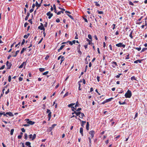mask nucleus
<instances>
[{
  "instance_id": "nucleus-1",
  "label": "nucleus",
  "mask_w": 147,
  "mask_h": 147,
  "mask_svg": "<svg viewBox=\"0 0 147 147\" xmlns=\"http://www.w3.org/2000/svg\"><path fill=\"white\" fill-rule=\"evenodd\" d=\"M132 95L131 92L129 90H128L127 92L125 94V96L126 98H130Z\"/></svg>"
},
{
  "instance_id": "nucleus-2",
  "label": "nucleus",
  "mask_w": 147,
  "mask_h": 147,
  "mask_svg": "<svg viewBox=\"0 0 147 147\" xmlns=\"http://www.w3.org/2000/svg\"><path fill=\"white\" fill-rule=\"evenodd\" d=\"M89 134L90 135V138L91 139H92L94 136V135L95 134V131L93 130H92L89 132Z\"/></svg>"
},
{
  "instance_id": "nucleus-3",
  "label": "nucleus",
  "mask_w": 147,
  "mask_h": 147,
  "mask_svg": "<svg viewBox=\"0 0 147 147\" xmlns=\"http://www.w3.org/2000/svg\"><path fill=\"white\" fill-rule=\"evenodd\" d=\"M116 46L118 47H123V48H125V45L122 44V43H119L117 44L116 45Z\"/></svg>"
},
{
  "instance_id": "nucleus-4",
  "label": "nucleus",
  "mask_w": 147,
  "mask_h": 147,
  "mask_svg": "<svg viewBox=\"0 0 147 147\" xmlns=\"http://www.w3.org/2000/svg\"><path fill=\"white\" fill-rule=\"evenodd\" d=\"M26 120L27 121V123L29 125H32L34 123V122L31 121H30L29 119H26Z\"/></svg>"
},
{
  "instance_id": "nucleus-5",
  "label": "nucleus",
  "mask_w": 147,
  "mask_h": 147,
  "mask_svg": "<svg viewBox=\"0 0 147 147\" xmlns=\"http://www.w3.org/2000/svg\"><path fill=\"white\" fill-rule=\"evenodd\" d=\"M11 64L10 63H9L8 61H7L6 62V65L7 66V69H9L10 68L11 66Z\"/></svg>"
},
{
  "instance_id": "nucleus-6",
  "label": "nucleus",
  "mask_w": 147,
  "mask_h": 147,
  "mask_svg": "<svg viewBox=\"0 0 147 147\" xmlns=\"http://www.w3.org/2000/svg\"><path fill=\"white\" fill-rule=\"evenodd\" d=\"M47 15L49 16L48 18L50 19L51 17L53 16V14L51 13L50 11L49 12L47 13Z\"/></svg>"
},
{
  "instance_id": "nucleus-7",
  "label": "nucleus",
  "mask_w": 147,
  "mask_h": 147,
  "mask_svg": "<svg viewBox=\"0 0 147 147\" xmlns=\"http://www.w3.org/2000/svg\"><path fill=\"white\" fill-rule=\"evenodd\" d=\"M41 26L38 27V28L40 29L41 30H45V28L43 26V24L42 23H40Z\"/></svg>"
},
{
  "instance_id": "nucleus-8",
  "label": "nucleus",
  "mask_w": 147,
  "mask_h": 147,
  "mask_svg": "<svg viewBox=\"0 0 147 147\" xmlns=\"http://www.w3.org/2000/svg\"><path fill=\"white\" fill-rule=\"evenodd\" d=\"M56 125V124H53L52 125L51 127H50L49 128L50 131H51Z\"/></svg>"
},
{
  "instance_id": "nucleus-9",
  "label": "nucleus",
  "mask_w": 147,
  "mask_h": 147,
  "mask_svg": "<svg viewBox=\"0 0 147 147\" xmlns=\"http://www.w3.org/2000/svg\"><path fill=\"white\" fill-rule=\"evenodd\" d=\"M6 114H7V115H8L10 116L13 117L14 116V115L12 113L10 112L6 113Z\"/></svg>"
},
{
  "instance_id": "nucleus-10",
  "label": "nucleus",
  "mask_w": 147,
  "mask_h": 147,
  "mask_svg": "<svg viewBox=\"0 0 147 147\" xmlns=\"http://www.w3.org/2000/svg\"><path fill=\"white\" fill-rule=\"evenodd\" d=\"M142 60L143 59H138L135 61L134 62V63H141Z\"/></svg>"
},
{
  "instance_id": "nucleus-11",
  "label": "nucleus",
  "mask_w": 147,
  "mask_h": 147,
  "mask_svg": "<svg viewBox=\"0 0 147 147\" xmlns=\"http://www.w3.org/2000/svg\"><path fill=\"white\" fill-rule=\"evenodd\" d=\"M80 133L81 134L82 136H83V128L82 127H81L80 128Z\"/></svg>"
},
{
  "instance_id": "nucleus-12",
  "label": "nucleus",
  "mask_w": 147,
  "mask_h": 147,
  "mask_svg": "<svg viewBox=\"0 0 147 147\" xmlns=\"http://www.w3.org/2000/svg\"><path fill=\"white\" fill-rule=\"evenodd\" d=\"M86 129L87 130H88L89 129V123L88 122H87L86 125Z\"/></svg>"
},
{
  "instance_id": "nucleus-13",
  "label": "nucleus",
  "mask_w": 147,
  "mask_h": 147,
  "mask_svg": "<svg viewBox=\"0 0 147 147\" xmlns=\"http://www.w3.org/2000/svg\"><path fill=\"white\" fill-rule=\"evenodd\" d=\"M112 64H113L115 65H113V67H115V66H117V63L115 61H113L112 62Z\"/></svg>"
},
{
  "instance_id": "nucleus-14",
  "label": "nucleus",
  "mask_w": 147,
  "mask_h": 147,
  "mask_svg": "<svg viewBox=\"0 0 147 147\" xmlns=\"http://www.w3.org/2000/svg\"><path fill=\"white\" fill-rule=\"evenodd\" d=\"M82 81L81 80L79 81L78 82V85H79V87H78V90H81V88H80L81 87V84H80V82H82Z\"/></svg>"
},
{
  "instance_id": "nucleus-15",
  "label": "nucleus",
  "mask_w": 147,
  "mask_h": 147,
  "mask_svg": "<svg viewBox=\"0 0 147 147\" xmlns=\"http://www.w3.org/2000/svg\"><path fill=\"white\" fill-rule=\"evenodd\" d=\"M30 143L29 142H27L25 143V145L28 146L30 145Z\"/></svg>"
},
{
  "instance_id": "nucleus-16",
  "label": "nucleus",
  "mask_w": 147,
  "mask_h": 147,
  "mask_svg": "<svg viewBox=\"0 0 147 147\" xmlns=\"http://www.w3.org/2000/svg\"><path fill=\"white\" fill-rule=\"evenodd\" d=\"M25 62H23L22 64L21 65H20L19 67V68H22L23 67L24 65V64L25 63Z\"/></svg>"
},
{
  "instance_id": "nucleus-17",
  "label": "nucleus",
  "mask_w": 147,
  "mask_h": 147,
  "mask_svg": "<svg viewBox=\"0 0 147 147\" xmlns=\"http://www.w3.org/2000/svg\"><path fill=\"white\" fill-rule=\"evenodd\" d=\"M64 59H65V58L63 56H62L61 57V62L60 63V64H61L62 63V62L64 60Z\"/></svg>"
},
{
  "instance_id": "nucleus-18",
  "label": "nucleus",
  "mask_w": 147,
  "mask_h": 147,
  "mask_svg": "<svg viewBox=\"0 0 147 147\" xmlns=\"http://www.w3.org/2000/svg\"><path fill=\"white\" fill-rule=\"evenodd\" d=\"M26 48H23L22 49V50L21 51V53H20L21 54H22L23 53V52H24V51L25 50H26Z\"/></svg>"
},
{
  "instance_id": "nucleus-19",
  "label": "nucleus",
  "mask_w": 147,
  "mask_h": 147,
  "mask_svg": "<svg viewBox=\"0 0 147 147\" xmlns=\"http://www.w3.org/2000/svg\"><path fill=\"white\" fill-rule=\"evenodd\" d=\"M131 80L132 81H133V80H136V79L134 76H133L131 77Z\"/></svg>"
},
{
  "instance_id": "nucleus-20",
  "label": "nucleus",
  "mask_w": 147,
  "mask_h": 147,
  "mask_svg": "<svg viewBox=\"0 0 147 147\" xmlns=\"http://www.w3.org/2000/svg\"><path fill=\"white\" fill-rule=\"evenodd\" d=\"M112 99H113V98H111L108 99H106V102H107L109 101H110Z\"/></svg>"
},
{
  "instance_id": "nucleus-21",
  "label": "nucleus",
  "mask_w": 147,
  "mask_h": 147,
  "mask_svg": "<svg viewBox=\"0 0 147 147\" xmlns=\"http://www.w3.org/2000/svg\"><path fill=\"white\" fill-rule=\"evenodd\" d=\"M14 131V129H11L10 131V134L11 135H12L13 134V132Z\"/></svg>"
},
{
  "instance_id": "nucleus-22",
  "label": "nucleus",
  "mask_w": 147,
  "mask_h": 147,
  "mask_svg": "<svg viewBox=\"0 0 147 147\" xmlns=\"http://www.w3.org/2000/svg\"><path fill=\"white\" fill-rule=\"evenodd\" d=\"M81 115L79 116V117L81 118H82L83 117L85 116V115L83 113H81Z\"/></svg>"
},
{
  "instance_id": "nucleus-23",
  "label": "nucleus",
  "mask_w": 147,
  "mask_h": 147,
  "mask_svg": "<svg viewBox=\"0 0 147 147\" xmlns=\"http://www.w3.org/2000/svg\"><path fill=\"white\" fill-rule=\"evenodd\" d=\"M36 6L38 7H40V4H38V2L36 1Z\"/></svg>"
},
{
  "instance_id": "nucleus-24",
  "label": "nucleus",
  "mask_w": 147,
  "mask_h": 147,
  "mask_svg": "<svg viewBox=\"0 0 147 147\" xmlns=\"http://www.w3.org/2000/svg\"><path fill=\"white\" fill-rule=\"evenodd\" d=\"M39 70L41 72H42L45 71V69L44 68H40L39 69Z\"/></svg>"
},
{
  "instance_id": "nucleus-25",
  "label": "nucleus",
  "mask_w": 147,
  "mask_h": 147,
  "mask_svg": "<svg viewBox=\"0 0 147 147\" xmlns=\"http://www.w3.org/2000/svg\"><path fill=\"white\" fill-rule=\"evenodd\" d=\"M86 123V121H82V123L81 124V126L82 127H84V124Z\"/></svg>"
},
{
  "instance_id": "nucleus-26",
  "label": "nucleus",
  "mask_w": 147,
  "mask_h": 147,
  "mask_svg": "<svg viewBox=\"0 0 147 147\" xmlns=\"http://www.w3.org/2000/svg\"><path fill=\"white\" fill-rule=\"evenodd\" d=\"M19 50H18V51H17L16 52L15 55L13 56V57H16L17 56L18 53H19Z\"/></svg>"
},
{
  "instance_id": "nucleus-27",
  "label": "nucleus",
  "mask_w": 147,
  "mask_h": 147,
  "mask_svg": "<svg viewBox=\"0 0 147 147\" xmlns=\"http://www.w3.org/2000/svg\"><path fill=\"white\" fill-rule=\"evenodd\" d=\"M36 137V134H34L33 135V136H32V140H34V139Z\"/></svg>"
},
{
  "instance_id": "nucleus-28",
  "label": "nucleus",
  "mask_w": 147,
  "mask_h": 147,
  "mask_svg": "<svg viewBox=\"0 0 147 147\" xmlns=\"http://www.w3.org/2000/svg\"><path fill=\"white\" fill-rule=\"evenodd\" d=\"M132 32H133V31H131V33H130V34H129V36L130 37V38L132 39L133 38V36H132Z\"/></svg>"
},
{
  "instance_id": "nucleus-29",
  "label": "nucleus",
  "mask_w": 147,
  "mask_h": 147,
  "mask_svg": "<svg viewBox=\"0 0 147 147\" xmlns=\"http://www.w3.org/2000/svg\"><path fill=\"white\" fill-rule=\"evenodd\" d=\"M81 113L80 112H76L75 113V114L77 115L78 116L81 114Z\"/></svg>"
},
{
  "instance_id": "nucleus-30",
  "label": "nucleus",
  "mask_w": 147,
  "mask_h": 147,
  "mask_svg": "<svg viewBox=\"0 0 147 147\" xmlns=\"http://www.w3.org/2000/svg\"><path fill=\"white\" fill-rule=\"evenodd\" d=\"M75 103H71L68 105V107H71L72 106L74 105Z\"/></svg>"
},
{
  "instance_id": "nucleus-31",
  "label": "nucleus",
  "mask_w": 147,
  "mask_h": 147,
  "mask_svg": "<svg viewBox=\"0 0 147 147\" xmlns=\"http://www.w3.org/2000/svg\"><path fill=\"white\" fill-rule=\"evenodd\" d=\"M11 80V77L10 76H8V81L9 82H10Z\"/></svg>"
},
{
  "instance_id": "nucleus-32",
  "label": "nucleus",
  "mask_w": 147,
  "mask_h": 147,
  "mask_svg": "<svg viewBox=\"0 0 147 147\" xmlns=\"http://www.w3.org/2000/svg\"><path fill=\"white\" fill-rule=\"evenodd\" d=\"M65 45H62L60 48V50H62L63 47H65Z\"/></svg>"
},
{
  "instance_id": "nucleus-33",
  "label": "nucleus",
  "mask_w": 147,
  "mask_h": 147,
  "mask_svg": "<svg viewBox=\"0 0 147 147\" xmlns=\"http://www.w3.org/2000/svg\"><path fill=\"white\" fill-rule=\"evenodd\" d=\"M88 37L89 39H92V37L91 35L90 34H88Z\"/></svg>"
},
{
  "instance_id": "nucleus-34",
  "label": "nucleus",
  "mask_w": 147,
  "mask_h": 147,
  "mask_svg": "<svg viewBox=\"0 0 147 147\" xmlns=\"http://www.w3.org/2000/svg\"><path fill=\"white\" fill-rule=\"evenodd\" d=\"M63 12H64L63 11H59L57 13V15H59V14H61V13H63Z\"/></svg>"
},
{
  "instance_id": "nucleus-35",
  "label": "nucleus",
  "mask_w": 147,
  "mask_h": 147,
  "mask_svg": "<svg viewBox=\"0 0 147 147\" xmlns=\"http://www.w3.org/2000/svg\"><path fill=\"white\" fill-rule=\"evenodd\" d=\"M147 49V48H144L142 49V50L141 51V52H144V51H145Z\"/></svg>"
},
{
  "instance_id": "nucleus-36",
  "label": "nucleus",
  "mask_w": 147,
  "mask_h": 147,
  "mask_svg": "<svg viewBox=\"0 0 147 147\" xmlns=\"http://www.w3.org/2000/svg\"><path fill=\"white\" fill-rule=\"evenodd\" d=\"M119 103L120 105H124L126 103L125 102H124L122 103H121L120 101H119Z\"/></svg>"
},
{
  "instance_id": "nucleus-37",
  "label": "nucleus",
  "mask_w": 147,
  "mask_h": 147,
  "mask_svg": "<svg viewBox=\"0 0 147 147\" xmlns=\"http://www.w3.org/2000/svg\"><path fill=\"white\" fill-rule=\"evenodd\" d=\"M135 49L137 50L138 51H140L141 50V48L140 47H139V48L136 47V48H135Z\"/></svg>"
},
{
  "instance_id": "nucleus-38",
  "label": "nucleus",
  "mask_w": 147,
  "mask_h": 147,
  "mask_svg": "<svg viewBox=\"0 0 147 147\" xmlns=\"http://www.w3.org/2000/svg\"><path fill=\"white\" fill-rule=\"evenodd\" d=\"M78 52L80 55H81L82 54L81 51H80V49L79 48V49H78Z\"/></svg>"
},
{
  "instance_id": "nucleus-39",
  "label": "nucleus",
  "mask_w": 147,
  "mask_h": 147,
  "mask_svg": "<svg viewBox=\"0 0 147 147\" xmlns=\"http://www.w3.org/2000/svg\"><path fill=\"white\" fill-rule=\"evenodd\" d=\"M58 8L61 9V10H62V11H64L65 10V9L63 8H61V7H58Z\"/></svg>"
},
{
  "instance_id": "nucleus-40",
  "label": "nucleus",
  "mask_w": 147,
  "mask_h": 147,
  "mask_svg": "<svg viewBox=\"0 0 147 147\" xmlns=\"http://www.w3.org/2000/svg\"><path fill=\"white\" fill-rule=\"evenodd\" d=\"M67 15L72 20L74 19L73 17L71 15L69 14H67Z\"/></svg>"
},
{
  "instance_id": "nucleus-41",
  "label": "nucleus",
  "mask_w": 147,
  "mask_h": 147,
  "mask_svg": "<svg viewBox=\"0 0 147 147\" xmlns=\"http://www.w3.org/2000/svg\"><path fill=\"white\" fill-rule=\"evenodd\" d=\"M49 73V71H47L45 72L44 73H43V75H46L47 74Z\"/></svg>"
},
{
  "instance_id": "nucleus-42",
  "label": "nucleus",
  "mask_w": 147,
  "mask_h": 147,
  "mask_svg": "<svg viewBox=\"0 0 147 147\" xmlns=\"http://www.w3.org/2000/svg\"><path fill=\"white\" fill-rule=\"evenodd\" d=\"M25 40L24 39H23V40H22V41L21 43V45H24V43L25 42Z\"/></svg>"
},
{
  "instance_id": "nucleus-43",
  "label": "nucleus",
  "mask_w": 147,
  "mask_h": 147,
  "mask_svg": "<svg viewBox=\"0 0 147 147\" xmlns=\"http://www.w3.org/2000/svg\"><path fill=\"white\" fill-rule=\"evenodd\" d=\"M121 74V73L119 74L118 75H117L116 76V77L117 78H119L120 77V75Z\"/></svg>"
},
{
  "instance_id": "nucleus-44",
  "label": "nucleus",
  "mask_w": 147,
  "mask_h": 147,
  "mask_svg": "<svg viewBox=\"0 0 147 147\" xmlns=\"http://www.w3.org/2000/svg\"><path fill=\"white\" fill-rule=\"evenodd\" d=\"M5 65H3L1 67H0V70L3 69L5 68Z\"/></svg>"
},
{
  "instance_id": "nucleus-45",
  "label": "nucleus",
  "mask_w": 147,
  "mask_h": 147,
  "mask_svg": "<svg viewBox=\"0 0 147 147\" xmlns=\"http://www.w3.org/2000/svg\"><path fill=\"white\" fill-rule=\"evenodd\" d=\"M145 26H146L145 29H146L147 28V23L146 21H145V24L144 25Z\"/></svg>"
},
{
  "instance_id": "nucleus-46",
  "label": "nucleus",
  "mask_w": 147,
  "mask_h": 147,
  "mask_svg": "<svg viewBox=\"0 0 147 147\" xmlns=\"http://www.w3.org/2000/svg\"><path fill=\"white\" fill-rule=\"evenodd\" d=\"M20 144H22V147H25L24 145V143L21 142H20Z\"/></svg>"
},
{
  "instance_id": "nucleus-47",
  "label": "nucleus",
  "mask_w": 147,
  "mask_h": 147,
  "mask_svg": "<svg viewBox=\"0 0 147 147\" xmlns=\"http://www.w3.org/2000/svg\"><path fill=\"white\" fill-rule=\"evenodd\" d=\"M68 92H67L64 95L63 97H65L67 96L68 94Z\"/></svg>"
},
{
  "instance_id": "nucleus-48",
  "label": "nucleus",
  "mask_w": 147,
  "mask_h": 147,
  "mask_svg": "<svg viewBox=\"0 0 147 147\" xmlns=\"http://www.w3.org/2000/svg\"><path fill=\"white\" fill-rule=\"evenodd\" d=\"M95 2L96 3L95 5L96 6L98 7L100 6V5L99 3H98L96 2Z\"/></svg>"
},
{
  "instance_id": "nucleus-49",
  "label": "nucleus",
  "mask_w": 147,
  "mask_h": 147,
  "mask_svg": "<svg viewBox=\"0 0 147 147\" xmlns=\"http://www.w3.org/2000/svg\"><path fill=\"white\" fill-rule=\"evenodd\" d=\"M24 138L26 139L27 138V135L26 134H24Z\"/></svg>"
},
{
  "instance_id": "nucleus-50",
  "label": "nucleus",
  "mask_w": 147,
  "mask_h": 147,
  "mask_svg": "<svg viewBox=\"0 0 147 147\" xmlns=\"http://www.w3.org/2000/svg\"><path fill=\"white\" fill-rule=\"evenodd\" d=\"M19 80L20 81H22L23 80V78L20 77L19 78Z\"/></svg>"
},
{
  "instance_id": "nucleus-51",
  "label": "nucleus",
  "mask_w": 147,
  "mask_h": 147,
  "mask_svg": "<svg viewBox=\"0 0 147 147\" xmlns=\"http://www.w3.org/2000/svg\"><path fill=\"white\" fill-rule=\"evenodd\" d=\"M115 26H116V25L115 24H113L112 25V26H113V27L112 28L113 29V30H114V29L115 28Z\"/></svg>"
},
{
  "instance_id": "nucleus-52",
  "label": "nucleus",
  "mask_w": 147,
  "mask_h": 147,
  "mask_svg": "<svg viewBox=\"0 0 147 147\" xmlns=\"http://www.w3.org/2000/svg\"><path fill=\"white\" fill-rule=\"evenodd\" d=\"M67 42V43L69 42V44L71 45H72L73 44L72 42L71 41H68Z\"/></svg>"
},
{
  "instance_id": "nucleus-53",
  "label": "nucleus",
  "mask_w": 147,
  "mask_h": 147,
  "mask_svg": "<svg viewBox=\"0 0 147 147\" xmlns=\"http://www.w3.org/2000/svg\"><path fill=\"white\" fill-rule=\"evenodd\" d=\"M21 130L23 132H24L25 131V130L24 128H22L21 129Z\"/></svg>"
},
{
  "instance_id": "nucleus-54",
  "label": "nucleus",
  "mask_w": 147,
  "mask_h": 147,
  "mask_svg": "<svg viewBox=\"0 0 147 147\" xmlns=\"http://www.w3.org/2000/svg\"><path fill=\"white\" fill-rule=\"evenodd\" d=\"M28 24V23L27 22H26L24 24V27H26L27 26Z\"/></svg>"
},
{
  "instance_id": "nucleus-55",
  "label": "nucleus",
  "mask_w": 147,
  "mask_h": 147,
  "mask_svg": "<svg viewBox=\"0 0 147 147\" xmlns=\"http://www.w3.org/2000/svg\"><path fill=\"white\" fill-rule=\"evenodd\" d=\"M51 112H50L49 113V114L48 115V117H51Z\"/></svg>"
},
{
  "instance_id": "nucleus-56",
  "label": "nucleus",
  "mask_w": 147,
  "mask_h": 147,
  "mask_svg": "<svg viewBox=\"0 0 147 147\" xmlns=\"http://www.w3.org/2000/svg\"><path fill=\"white\" fill-rule=\"evenodd\" d=\"M22 135H19L18 136V139H20L22 138Z\"/></svg>"
},
{
  "instance_id": "nucleus-57",
  "label": "nucleus",
  "mask_w": 147,
  "mask_h": 147,
  "mask_svg": "<svg viewBox=\"0 0 147 147\" xmlns=\"http://www.w3.org/2000/svg\"><path fill=\"white\" fill-rule=\"evenodd\" d=\"M129 5H133L134 4L131 2L130 1L129 2Z\"/></svg>"
},
{
  "instance_id": "nucleus-58",
  "label": "nucleus",
  "mask_w": 147,
  "mask_h": 147,
  "mask_svg": "<svg viewBox=\"0 0 147 147\" xmlns=\"http://www.w3.org/2000/svg\"><path fill=\"white\" fill-rule=\"evenodd\" d=\"M71 108H72V111H74V110H76V108H75L74 107H71Z\"/></svg>"
},
{
  "instance_id": "nucleus-59",
  "label": "nucleus",
  "mask_w": 147,
  "mask_h": 147,
  "mask_svg": "<svg viewBox=\"0 0 147 147\" xmlns=\"http://www.w3.org/2000/svg\"><path fill=\"white\" fill-rule=\"evenodd\" d=\"M34 11V9L32 8L30 10V13Z\"/></svg>"
},
{
  "instance_id": "nucleus-60",
  "label": "nucleus",
  "mask_w": 147,
  "mask_h": 147,
  "mask_svg": "<svg viewBox=\"0 0 147 147\" xmlns=\"http://www.w3.org/2000/svg\"><path fill=\"white\" fill-rule=\"evenodd\" d=\"M98 12L99 14H102L103 13V12L102 11H98Z\"/></svg>"
},
{
  "instance_id": "nucleus-61",
  "label": "nucleus",
  "mask_w": 147,
  "mask_h": 147,
  "mask_svg": "<svg viewBox=\"0 0 147 147\" xmlns=\"http://www.w3.org/2000/svg\"><path fill=\"white\" fill-rule=\"evenodd\" d=\"M28 37V36H27V35H24V37L25 38H27Z\"/></svg>"
},
{
  "instance_id": "nucleus-62",
  "label": "nucleus",
  "mask_w": 147,
  "mask_h": 147,
  "mask_svg": "<svg viewBox=\"0 0 147 147\" xmlns=\"http://www.w3.org/2000/svg\"><path fill=\"white\" fill-rule=\"evenodd\" d=\"M129 54L128 55H127V57L126 58V59H129Z\"/></svg>"
},
{
  "instance_id": "nucleus-63",
  "label": "nucleus",
  "mask_w": 147,
  "mask_h": 147,
  "mask_svg": "<svg viewBox=\"0 0 147 147\" xmlns=\"http://www.w3.org/2000/svg\"><path fill=\"white\" fill-rule=\"evenodd\" d=\"M56 22H60V20L59 18H57L56 20Z\"/></svg>"
},
{
  "instance_id": "nucleus-64",
  "label": "nucleus",
  "mask_w": 147,
  "mask_h": 147,
  "mask_svg": "<svg viewBox=\"0 0 147 147\" xmlns=\"http://www.w3.org/2000/svg\"><path fill=\"white\" fill-rule=\"evenodd\" d=\"M88 42H89L88 44H89V45H91V44H93H93L92 43V42L91 41V40H90V41H88Z\"/></svg>"
}]
</instances>
